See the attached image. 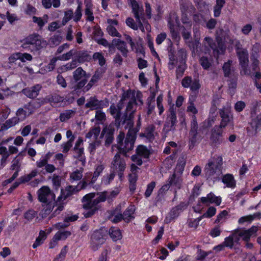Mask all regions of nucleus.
Instances as JSON below:
<instances>
[{
  "instance_id": "obj_1",
  "label": "nucleus",
  "mask_w": 261,
  "mask_h": 261,
  "mask_svg": "<svg viewBox=\"0 0 261 261\" xmlns=\"http://www.w3.org/2000/svg\"><path fill=\"white\" fill-rule=\"evenodd\" d=\"M181 21L184 25L179 28V21L176 13H171L168 20V24L172 35V38L177 42L180 40V37L178 30L181 32L182 36L186 44L191 49L193 55L201 56L202 53H209L210 49L213 50L214 56L218 57L219 55L223 54L225 49V43L229 44L232 48L235 46L236 51L240 60L241 72L244 74L250 75L251 71L247 68L248 66V54L246 49L241 47L240 43L236 39H233L227 32L220 30L217 31L216 40L217 45L213 43V40L210 37H205L202 46H199L200 34L199 30L194 29V40H192L191 35V22L187 14L183 13Z\"/></svg>"
},
{
  "instance_id": "obj_2",
  "label": "nucleus",
  "mask_w": 261,
  "mask_h": 261,
  "mask_svg": "<svg viewBox=\"0 0 261 261\" xmlns=\"http://www.w3.org/2000/svg\"><path fill=\"white\" fill-rule=\"evenodd\" d=\"M142 94L139 91H127L123 94L122 98L121 101L117 107L112 105L110 108V112L111 114L116 119H119L120 117V112L122 108L124 106L123 104L125 101H128V104L126 108L127 114L129 113V119L126 120V125L125 127L128 128V131L130 129H136V128H140L141 121H140V115H139L138 120L137 121V126L135 128L133 127V121L132 119L133 113L136 110L137 106L142 105L143 102L142 100Z\"/></svg>"
},
{
  "instance_id": "obj_3",
  "label": "nucleus",
  "mask_w": 261,
  "mask_h": 261,
  "mask_svg": "<svg viewBox=\"0 0 261 261\" xmlns=\"http://www.w3.org/2000/svg\"><path fill=\"white\" fill-rule=\"evenodd\" d=\"M139 130V128L136 129H130L127 134L124 142H123L125 137L124 133L121 132L117 138V148L119 152L114 156L111 167V171L115 174L117 173L120 180L123 179V172L126 167V164L124 159L120 157V153H122L126 156V153L133 149L136 134Z\"/></svg>"
},
{
  "instance_id": "obj_4",
  "label": "nucleus",
  "mask_w": 261,
  "mask_h": 261,
  "mask_svg": "<svg viewBox=\"0 0 261 261\" xmlns=\"http://www.w3.org/2000/svg\"><path fill=\"white\" fill-rule=\"evenodd\" d=\"M120 190L117 188L110 193H90L86 194L83 198V214L85 217L93 215L98 209L97 204L100 202L105 201L107 198L112 199L119 193Z\"/></svg>"
},
{
  "instance_id": "obj_5",
  "label": "nucleus",
  "mask_w": 261,
  "mask_h": 261,
  "mask_svg": "<svg viewBox=\"0 0 261 261\" xmlns=\"http://www.w3.org/2000/svg\"><path fill=\"white\" fill-rule=\"evenodd\" d=\"M128 4L131 6L133 12L134 14L136 22L134 20L128 17L126 19V24L127 26L134 30L140 29L142 32L145 31L150 32L151 27L150 24L145 20L143 14V9L135 0H127Z\"/></svg>"
},
{
  "instance_id": "obj_6",
  "label": "nucleus",
  "mask_w": 261,
  "mask_h": 261,
  "mask_svg": "<svg viewBox=\"0 0 261 261\" xmlns=\"http://www.w3.org/2000/svg\"><path fill=\"white\" fill-rule=\"evenodd\" d=\"M104 166L101 164H99L96 165L95 168V171L92 176V173H87L84 178V181L82 184L79 185L80 186V188L77 187H74L73 186H69L66 187L65 190H61V194L58 197V200L61 201L62 199H65L71 194L76 192L84 188L88 183H94L99 176L100 174L102 172L104 169Z\"/></svg>"
},
{
  "instance_id": "obj_7",
  "label": "nucleus",
  "mask_w": 261,
  "mask_h": 261,
  "mask_svg": "<svg viewBox=\"0 0 261 261\" xmlns=\"http://www.w3.org/2000/svg\"><path fill=\"white\" fill-rule=\"evenodd\" d=\"M195 100V96H190L187 109V112L193 115L190 125V130L189 132V146L190 149H192L194 147L197 141L198 124L195 115L197 113L198 110L194 104Z\"/></svg>"
},
{
  "instance_id": "obj_8",
  "label": "nucleus",
  "mask_w": 261,
  "mask_h": 261,
  "mask_svg": "<svg viewBox=\"0 0 261 261\" xmlns=\"http://www.w3.org/2000/svg\"><path fill=\"white\" fill-rule=\"evenodd\" d=\"M220 115L222 118V121L219 126H216L212 132V138L214 141H219V137L222 134V131L220 128H224L227 125L229 124L231 128H233V117L230 116L227 112H225L223 110L220 112Z\"/></svg>"
},
{
  "instance_id": "obj_9",
  "label": "nucleus",
  "mask_w": 261,
  "mask_h": 261,
  "mask_svg": "<svg viewBox=\"0 0 261 261\" xmlns=\"http://www.w3.org/2000/svg\"><path fill=\"white\" fill-rule=\"evenodd\" d=\"M222 162V158L220 156H214L210 160L204 168L206 175L210 177L217 172H219Z\"/></svg>"
},
{
  "instance_id": "obj_10",
  "label": "nucleus",
  "mask_w": 261,
  "mask_h": 261,
  "mask_svg": "<svg viewBox=\"0 0 261 261\" xmlns=\"http://www.w3.org/2000/svg\"><path fill=\"white\" fill-rule=\"evenodd\" d=\"M46 42L42 39L38 35H31L22 41V47L27 48L28 45L32 46L35 49L38 50L46 45Z\"/></svg>"
},
{
  "instance_id": "obj_11",
  "label": "nucleus",
  "mask_w": 261,
  "mask_h": 261,
  "mask_svg": "<svg viewBox=\"0 0 261 261\" xmlns=\"http://www.w3.org/2000/svg\"><path fill=\"white\" fill-rule=\"evenodd\" d=\"M107 238V232L105 229H101L94 231L91 236L90 248L93 251L97 250L102 245Z\"/></svg>"
},
{
  "instance_id": "obj_12",
  "label": "nucleus",
  "mask_w": 261,
  "mask_h": 261,
  "mask_svg": "<svg viewBox=\"0 0 261 261\" xmlns=\"http://www.w3.org/2000/svg\"><path fill=\"white\" fill-rule=\"evenodd\" d=\"M200 202L194 207V211L200 213L203 208L204 206L201 205H208L210 203H214L216 205H219L221 203V198L220 196H216L214 194L210 193L206 197H202L200 198Z\"/></svg>"
},
{
  "instance_id": "obj_13",
  "label": "nucleus",
  "mask_w": 261,
  "mask_h": 261,
  "mask_svg": "<svg viewBox=\"0 0 261 261\" xmlns=\"http://www.w3.org/2000/svg\"><path fill=\"white\" fill-rule=\"evenodd\" d=\"M258 229V227L255 226L247 230L237 229L234 231V237L239 241L242 239L245 242H248L251 237L256 236Z\"/></svg>"
},
{
  "instance_id": "obj_14",
  "label": "nucleus",
  "mask_w": 261,
  "mask_h": 261,
  "mask_svg": "<svg viewBox=\"0 0 261 261\" xmlns=\"http://www.w3.org/2000/svg\"><path fill=\"white\" fill-rule=\"evenodd\" d=\"M261 129V113L256 115L252 114L250 126L247 128V131L251 135L256 134Z\"/></svg>"
},
{
  "instance_id": "obj_15",
  "label": "nucleus",
  "mask_w": 261,
  "mask_h": 261,
  "mask_svg": "<svg viewBox=\"0 0 261 261\" xmlns=\"http://www.w3.org/2000/svg\"><path fill=\"white\" fill-rule=\"evenodd\" d=\"M136 155L132 156V161L138 165L142 164V158L147 159L149 155V151L143 145H139L136 150Z\"/></svg>"
},
{
  "instance_id": "obj_16",
  "label": "nucleus",
  "mask_w": 261,
  "mask_h": 261,
  "mask_svg": "<svg viewBox=\"0 0 261 261\" xmlns=\"http://www.w3.org/2000/svg\"><path fill=\"white\" fill-rule=\"evenodd\" d=\"M108 106V101H99L95 97H90L86 104V107L92 110L101 109L107 107Z\"/></svg>"
},
{
  "instance_id": "obj_17",
  "label": "nucleus",
  "mask_w": 261,
  "mask_h": 261,
  "mask_svg": "<svg viewBox=\"0 0 261 261\" xmlns=\"http://www.w3.org/2000/svg\"><path fill=\"white\" fill-rule=\"evenodd\" d=\"M38 199L43 203H47L54 199V194L47 187H42L38 192Z\"/></svg>"
},
{
  "instance_id": "obj_18",
  "label": "nucleus",
  "mask_w": 261,
  "mask_h": 261,
  "mask_svg": "<svg viewBox=\"0 0 261 261\" xmlns=\"http://www.w3.org/2000/svg\"><path fill=\"white\" fill-rule=\"evenodd\" d=\"M178 56L179 58L180 64L178 65L177 70L176 74L177 76H181L184 72L186 68V51L184 49H180L178 52Z\"/></svg>"
},
{
  "instance_id": "obj_19",
  "label": "nucleus",
  "mask_w": 261,
  "mask_h": 261,
  "mask_svg": "<svg viewBox=\"0 0 261 261\" xmlns=\"http://www.w3.org/2000/svg\"><path fill=\"white\" fill-rule=\"evenodd\" d=\"M238 243L239 240H236V237H234V231H233L231 235L225 239L223 244H220L214 247V250L217 251H220L223 250L225 246L231 248L235 243Z\"/></svg>"
},
{
  "instance_id": "obj_20",
  "label": "nucleus",
  "mask_w": 261,
  "mask_h": 261,
  "mask_svg": "<svg viewBox=\"0 0 261 261\" xmlns=\"http://www.w3.org/2000/svg\"><path fill=\"white\" fill-rule=\"evenodd\" d=\"M107 31L108 33L113 37H120L121 35L117 30L118 27V21L115 19H109L107 20Z\"/></svg>"
},
{
  "instance_id": "obj_21",
  "label": "nucleus",
  "mask_w": 261,
  "mask_h": 261,
  "mask_svg": "<svg viewBox=\"0 0 261 261\" xmlns=\"http://www.w3.org/2000/svg\"><path fill=\"white\" fill-rule=\"evenodd\" d=\"M217 102L216 99L213 100V106L211 108L210 112L209 117L206 122H204L205 127H210L214 123L215 120L216 119V117L217 116V113L216 112L217 107Z\"/></svg>"
},
{
  "instance_id": "obj_22",
  "label": "nucleus",
  "mask_w": 261,
  "mask_h": 261,
  "mask_svg": "<svg viewBox=\"0 0 261 261\" xmlns=\"http://www.w3.org/2000/svg\"><path fill=\"white\" fill-rule=\"evenodd\" d=\"M73 77L76 81H80L78 87H82L86 84L85 72L81 67L77 68L73 72Z\"/></svg>"
},
{
  "instance_id": "obj_23",
  "label": "nucleus",
  "mask_w": 261,
  "mask_h": 261,
  "mask_svg": "<svg viewBox=\"0 0 261 261\" xmlns=\"http://www.w3.org/2000/svg\"><path fill=\"white\" fill-rule=\"evenodd\" d=\"M41 89V86L37 84L31 88H25L22 90L23 93L30 98L36 97Z\"/></svg>"
},
{
  "instance_id": "obj_24",
  "label": "nucleus",
  "mask_w": 261,
  "mask_h": 261,
  "mask_svg": "<svg viewBox=\"0 0 261 261\" xmlns=\"http://www.w3.org/2000/svg\"><path fill=\"white\" fill-rule=\"evenodd\" d=\"M232 61H228L225 62L223 66V71L225 77H231L236 75L234 73V69L232 65Z\"/></svg>"
},
{
  "instance_id": "obj_25",
  "label": "nucleus",
  "mask_w": 261,
  "mask_h": 261,
  "mask_svg": "<svg viewBox=\"0 0 261 261\" xmlns=\"http://www.w3.org/2000/svg\"><path fill=\"white\" fill-rule=\"evenodd\" d=\"M261 218V213H256L253 215H250L240 218L238 220V223L240 224L245 225L246 224L250 223L252 220L257 219H260Z\"/></svg>"
},
{
  "instance_id": "obj_26",
  "label": "nucleus",
  "mask_w": 261,
  "mask_h": 261,
  "mask_svg": "<svg viewBox=\"0 0 261 261\" xmlns=\"http://www.w3.org/2000/svg\"><path fill=\"white\" fill-rule=\"evenodd\" d=\"M85 15L86 19L92 21L94 19L93 15V5L91 0H85Z\"/></svg>"
},
{
  "instance_id": "obj_27",
  "label": "nucleus",
  "mask_w": 261,
  "mask_h": 261,
  "mask_svg": "<svg viewBox=\"0 0 261 261\" xmlns=\"http://www.w3.org/2000/svg\"><path fill=\"white\" fill-rule=\"evenodd\" d=\"M125 39L129 43L133 50L136 53L142 54L143 53V47L141 42H137L136 44L133 41L131 37L128 35H125Z\"/></svg>"
},
{
  "instance_id": "obj_28",
  "label": "nucleus",
  "mask_w": 261,
  "mask_h": 261,
  "mask_svg": "<svg viewBox=\"0 0 261 261\" xmlns=\"http://www.w3.org/2000/svg\"><path fill=\"white\" fill-rule=\"evenodd\" d=\"M168 182L171 186H174L175 189H179L182 184V179L180 176L176 175L175 174H173L169 178Z\"/></svg>"
},
{
  "instance_id": "obj_29",
  "label": "nucleus",
  "mask_w": 261,
  "mask_h": 261,
  "mask_svg": "<svg viewBox=\"0 0 261 261\" xmlns=\"http://www.w3.org/2000/svg\"><path fill=\"white\" fill-rule=\"evenodd\" d=\"M78 216L76 215L67 216L63 223H58L54 224V226L57 229L63 228L67 227L69 225V222H73L76 220Z\"/></svg>"
},
{
  "instance_id": "obj_30",
  "label": "nucleus",
  "mask_w": 261,
  "mask_h": 261,
  "mask_svg": "<svg viewBox=\"0 0 261 261\" xmlns=\"http://www.w3.org/2000/svg\"><path fill=\"white\" fill-rule=\"evenodd\" d=\"M222 182L228 188H233L236 186V181L232 175L227 174L223 176Z\"/></svg>"
},
{
  "instance_id": "obj_31",
  "label": "nucleus",
  "mask_w": 261,
  "mask_h": 261,
  "mask_svg": "<svg viewBox=\"0 0 261 261\" xmlns=\"http://www.w3.org/2000/svg\"><path fill=\"white\" fill-rule=\"evenodd\" d=\"M179 214V208L177 206L171 210L170 212L166 216L164 222L166 223H170L172 220L176 218Z\"/></svg>"
},
{
  "instance_id": "obj_32",
  "label": "nucleus",
  "mask_w": 261,
  "mask_h": 261,
  "mask_svg": "<svg viewBox=\"0 0 261 261\" xmlns=\"http://www.w3.org/2000/svg\"><path fill=\"white\" fill-rule=\"evenodd\" d=\"M113 43L121 51L124 56L126 55L127 50L126 44L124 41H121L119 39H114L113 40Z\"/></svg>"
},
{
  "instance_id": "obj_33",
  "label": "nucleus",
  "mask_w": 261,
  "mask_h": 261,
  "mask_svg": "<svg viewBox=\"0 0 261 261\" xmlns=\"http://www.w3.org/2000/svg\"><path fill=\"white\" fill-rule=\"evenodd\" d=\"M52 153L48 152L44 155L42 156L40 159L36 162V164L37 167L38 168H42L43 167H45Z\"/></svg>"
},
{
  "instance_id": "obj_34",
  "label": "nucleus",
  "mask_w": 261,
  "mask_h": 261,
  "mask_svg": "<svg viewBox=\"0 0 261 261\" xmlns=\"http://www.w3.org/2000/svg\"><path fill=\"white\" fill-rule=\"evenodd\" d=\"M47 235L45 232L43 230H41L39 232L38 237L36 239V240L32 245L33 248H36L37 247L40 246L43 244L44 240L46 239Z\"/></svg>"
},
{
  "instance_id": "obj_35",
  "label": "nucleus",
  "mask_w": 261,
  "mask_h": 261,
  "mask_svg": "<svg viewBox=\"0 0 261 261\" xmlns=\"http://www.w3.org/2000/svg\"><path fill=\"white\" fill-rule=\"evenodd\" d=\"M135 211L134 205H130L124 212L123 219L125 222L130 221L134 218V214Z\"/></svg>"
},
{
  "instance_id": "obj_36",
  "label": "nucleus",
  "mask_w": 261,
  "mask_h": 261,
  "mask_svg": "<svg viewBox=\"0 0 261 261\" xmlns=\"http://www.w3.org/2000/svg\"><path fill=\"white\" fill-rule=\"evenodd\" d=\"M109 234L114 241L120 240L122 237L120 230L116 227H111L109 230Z\"/></svg>"
},
{
  "instance_id": "obj_37",
  "label": "nucleus",
  "mask_w": 261,
  "mask_h": 261,
  "mask_svg": "<svg viewBox=\"0 0 261 261\" xmlns=\"http://www.w3.org/2000/svg\"><path fill=\"white\" fill-rule=\"evenodd\" d=\"M100 129L99 127L92 128L86 135V138L92 140H96L99 135Z\"/></svg>"
},
{
  "instance_id": "obj_38",
  "label": "nucleus",
  "mask_w": 261,
  "mask_h": 261,
  "mask_svg": "<svg viewBox=\"0 0 261 261\" xmlns=\"http://www.w3.org/2000/svg\"><path fill=\"white\" fill-rule=\"evenodd\" d=\"M57 61V59L54 58L50 60V63L48 64L47 66L41 68L39 70V73L41 74H44L48 71H50L53 70L55 66L56 63Z\"/></svg>"
},
{
  "instance_id": "obj_39",
  "label": "nucleus",
  "mask_w": 261,
  "mask_h": 261,
  "mask_svg": "<svg viewBox=\"0 0 261 261\" xmlns=\"http://www.w3.org/2000/svg\"><path fill=\"white\" fill-rule=\"evenodd\" d=\"M141 137H145L149 141L154 138V129L153 126H149L145 130L144 133L140 134Z\"/></svg>"
},
{
  "instance_id": "obj_40",
  "label": "nucleus",
  "mask_w": 261,
  "mask_h": 261,
  "mask_svg": "<svg viewBox=\"0 0 261 261\" xmlns=\"http://www.w3.org/2000/svg\"><path fill=\"white\" fill-rule=\"evenodd\" d=\"M48 19V16L47 15H44L43 16L41 17H37L36 16L33 17V21L35 23H36L41 28L44 26V25L47 23Z\"/></svg>"
},
{
  "instance_id": "obj_41",
  "label": "nucleus",
  "mask_w": 261,
  "mask_h": 261,
  "mask_svg": "<svg viewBox=\"0 0 261 261\" xmlns=\"http://www.w3.org/2000/svg\"><path fill=\"white\" fill-rule=\"evenodd\" d=\"M76 53V50L71 49L69 52L59 56L56 58L57 59V60L67 61L70 59L72 56L75 55Z\"/></svg>"
},
{
  "instance_id": "obj_42",
  "label": "nucleus",
  "mask_w": 261,
  "mask_h": 261,
  "mask_svg": "<svg viewBox=\"0 0 261 261\" xmlns=\"http://www.w3.org/2000/svg\"><path fill=\"white\" fill-rule=\"evenodd\" d=\"M74 113L75 112L71 110L65 111L60 114V120L62 122L66 121L72 117Z\"/></svg>"
},
{
  "instance_id": "obj_43",
  "label": "nucleus",
  "mask_w": 261,
  "mask_h": 261,
  "mask_svg": "<svg viewBox=\"0 0 261 261\" xmlns=\"http://www.w3.org/2000/svg\"><path fill=\"white\" fill-rule=\"evenodd\" d=\"M32 113V111L29 110L28 112L22 109H19L16 113V117L19 121H23L26 117L28 114Z\"/></svg>"
},
{
  "instance_id": "obj_44",
  "label": "nucleus",
  "mask_w": 261,
  "mask_h": 261,
  "mask_svg": "<svg viewBox=\"0 0 261 261\" xmlns=\"http://www.w3.org/2000/svg\"><path fill=\"white\" fill-rule=\"evenodd\" d=\"M146 39L147 41L148 47L150 49L152 55L156 58H159L158 55L153 47V43L152 39L151 38L150 34L147 35Z\"/></svg>"
},
{
  "instance_id": "obj_45",
  "label": "nucleus",
  "mask_w": 261,
  "mask_h": 261,
  "mask_svg": "<svg viewBox=\"0 0 261 261\" xmlns=\"http://www.w3.org/2000/svg\"><path fill=\"white\" fill-rule=\"evenodd\" d=\"M113 131H114V126H113V125H112V124L108 126V127H105L103 128V129L101 135H104L106 133H107L109 136V138L107 139V142H111L112 138H111V136L112 135Z\"/></svg>"
},
{
  "instance_id": "obj_46",
  "label": "nucleus",
  "mask_w": 261,
  "mask_h": 261,
  "mask_svg": "<svg viewBox=\"0 0 261 261\" xmlns=\"http://www.w3.org/2000/svg\"><path fill=\"white\" fill-rule=\"evenodd\" d=\"M75 57L77 58L78 62L80 63L84 62L85 61L87 60L88 58L87 53L86 51H76Z\"/></svg>"
},
{
  "instance_id": "obj_47",
  "label": "nucleus",
  "mask_w": 261,
  "mask_h": 261,
  "mask_svg": "<svg viewBox=\"0 0 261 261\" xmlns=\"http://www.w3.org/2000/svg\"><path fill=\"white\" fill-rule=\"evenodd\" d=\"M111 250L109 247L106 248L101 252L97 261H108V255L111 253Z\"/></svg>"
},
{
  "instance_id": "obj_48",
  "label": "nucleus",
  "mask_w": 261,
  "mask_h": 261,
  "mask_svg": "<svg viewBox=\"0 0 261 261\" xmlns=\"http://www.w3.org/2000/svg\"><path fill=\"white\" fill-rule=\"evenodd\" d=\"M168 251L166 248H161L160 250L156 252L155 255L158 258L161 260H164L168 256Z\"/></svg>"
},
{
  "instance_id": "obj_49",
  "label": "nucleus",
  "mask_w": 261,
  "mask_h": 261,
  "mask_svg": "<svg viewBox=\"0 0 261 261\" xmlns=\"http://www.w3.org/2000/svg\"><path fill=\"white\" fill-rule=\"evenodd\" d=\"M0 154L2 155L1 161L3 165L10 155V153L6 147L0 146Z\"/></svg>"
},
{
  "instance_id": "obj_50",
  "label": "nucleus",
  "mask_w": 261,
  "mask_h": 261,
  "mask_svg": "<svg viewBox=\"0 0 261 261\" xmlns=\"http://www.w3.org/2000/svg\"><path fill=\"white\" fill-rule=\"evenodd\" d=\"M93 58L95 61H98L101 66L105 65L106 60L101 53L98 52L94 53Z\"/></svg>"
},
{
  "instance_id": "obj_51",
  "label": "nucleus",
  "mask_w": 261,
  "mask_h": 261,
  "mask_svg": "<svg viewBox=\"0 0 261 261\" xmlns=\"http://www.w3.org/2000/svg\"><path fill=\"white\" fill-rule=\"evenodd\" d=\"M83 171L82 170L79 169V170H76L74 171L72 173L70 174V178L71 180H78L82 178L83 176Z\"/></svg>"
},
{
  "instance_id": "obj_52",
  "label": "nucleus",
  "mask_w": 261,
  "mask_h": 261,
  "mask_svg": "<svg viewBox=\"0 0 261 261\" xmlns=\"http://www.w3.org/2000/svg\"><path fill=\"white\" fill-rule=\"evenodd\" d=\"M216 213V208L213 206L210 207L207 211L204 213L200 217L202 219L203 218H211L214 216Z\"/></svg>"
},
{
  "instance_id": "obj_53",
  "label": "nucleus",
  "mask_w": 261,
  "mask_h": 261,
  "mask_svg": "<svg viewBox=\"0 0 261 261\" xmlns=\"http://www.w3.org/2000/svg\"><path fill=\"white\" fill-rule=\"evenodd\" d=\"M37 174V170H34L30 174L21 177L19 179L22 183L27 182L30 180L33 177H35Z\"/></svg>"
},
{
  "instance_id": "obj_54",
  "label": "nucleus",
  "mask_w": 261,
  "mask_h": 261,
  "mask_svg": "<svg viewBox=\"0 0 261 261\" xmlns=\"http://www.w3.org/2000/svg\"><path fill=\"white\" fill-rule=\"evenodd\" d=\"M93 38L96 41L97 38H100L103 35V33L100 27L95 26L93 30Z\"/></svg>"
},
{
  "instance_id": "obj_55",
  "label": "nucleus",
  "mask_w": 261,
  "mask_h": 261,
  "mask_svg": "<svg viewBox=\"0 0 261 261\" xmlns=\"http://www.w3.org/2000/svg\"><path fill=\"white\" fill-rule=\"evenodd\" d=\"M115 175V174L111 171L110 174L104 176L102 179V184L105 185H109L114 179Z\"/></svg>"
},
{
  "instance_id": "obj_56",
  "label": "nucleus",
  "mask_w": 261,
  "mask_h": 261,
  "mask_svg": "<svg viewBox=\"0 0 261 261\" xmlns=\"http://www.w3.org/2000/svg\"><path fill=\"white\" fill-rule=\"evenodd\" d=\"M73 11L70 10L65 11L64 16L62 20V24L65 25L73 17Z\"/></svg>"
},
{
  "instance_id": "obj_57",
  "label": "nucleus",
  "mask_w": 261,
  "mask_h": 261,
  "mask_svg": "<svg viewBox=\"0 0 261 261\" xmlns=\"http://www.w3.org/2000/svg\"><path fill=\"white\" fill-rule=\"evenodd\" d=\"M199 62L201 65L205 69L208 68L211 65V63L210 61L207 59V57H201L200 58Z\"/></svg>"
},
{
  "instance_id": "obj_58",
  "label": "nucleus",
  "mask_w": 261,
  "mask_h": 261,
  "mask_svg": "<svg viewBox=\"0 0 261 261\" xmlns=\"http://www.w3.org/2000/svg\"><path fill=\"white\" fill-rule=\"evenodd\" d=\"M58 239L60 240H65L71 235V232L69 231H58L56 234Z\"/></svg>"
},
{
  "instance_id": "obj_59",
  "label": "nucleus",
  "mask_w": 261,
  "mask_h": 261,
  "mask_svg": "<svg viewBox=\"0 0 261 261\" xmlns=\"http://www.w3.org/2000/svg\"><path fill=\"white\" fill-rule=\"evenodd\" d=\"M101 77V74L99 72V71H96L95 72V73L94 74V75L92 76V77L91 78L89 83L88 84V85H87V87H88L86 90H88L90 87L93 85H94L97 81L98 79H99Z\"/></svg>"
},
{
  "instance_id": "obj_60",
  "label": "nucleus",
  "mask_w": 261,
  "mask_h": 261,
  "mask_svg": "<svg viewBox=\"0 0 261 261\" xmlns=\"http://www.w3.org/2000/svg\"><path fill=\"white\" fill-rule=\"evenodd\" d=\"M177 144L174 142H170L164 149V152L166 154H169L171 151V148H174L172 151L174 152L176 151Z\"/></svg>"
},
{
  "instance_id": "obj_61",
  "label": "nucleus",
  "mask_w": 261,
  "mask_h": 261,
  "mask_svg": "<svg viewBox=\"0 0 261 261\" xmlns=\"http://www.w3.org/2000/svg\"><path fill=\"white\" fill-rule=\"evenodd\" d=\"M24 11L25 14L32 15L36 13V9L31 5L28 4L24 8Z\"/></svg>"
},
{
  "instance_id": "obj_62",
  "label": "nucleus",
  "mask_w": 261,
  "mask_h": 261,
  "mask_svg": "<svg viewBox=\"0 0 261 261\" xmlns=\"http://www.w3.org/2000/svg\"><path fill=\"white\" fill-rule=\"evenodd\" d=\"M202 218L200 217L196 219H190L188 221V225L191 228H196L198 226Z\"/></svg>"
},
{
  "instance_id": "obj_63",
  "label": "nucleus",
  "mask_w": 261,
  "mask_h": 261,
  "mask_svg": "<svg viewBox=\"0 0 261 261\" xmlns=\"http://www.w3.org/2000/svg\"><path fill=\"white\" fill-rule=\"evenodd\" d=\"M228 215V212L224 210L222 211L217 217V219L216 220V223H221L223 222L225 219L226 218L227 216Z\"/></svg>"
},
{
  "instance_id": "obj_64",
  "label": "nucleus",
  "mask_w": 261,
  "mask_h": 261,
  "mask_svg": "<svg viewBox=\"0 0 261 261\" xmlns=\"http://www.w3.org/2000/svg\"><path fill=\"white\" fill-rule=\"evenodd\" d=\"M241 257L242 259V261H255L256 259L255 256L252 254L242 253Z\"/></svg>"
}]
</instances>
